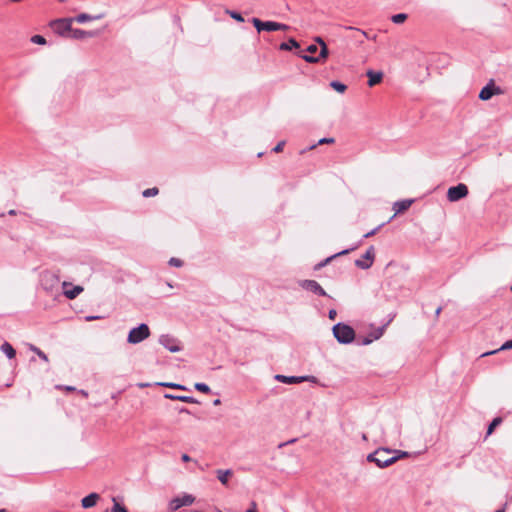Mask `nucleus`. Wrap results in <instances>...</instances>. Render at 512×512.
<instances>
[{
    "label": "nucleus",
    "mask_w": 512,
    "mask_h": 512,
    "mask_svg": "<svg viewBox=\"0 0 512 512\" xmlns=\"http://www.w3.org/2000/svg\"><path fill=\"white\" fill-rule=\"evenodd\" d=\"M407 455L408 453L405 451L378 448L367 456V461L375 463L379 468H385Z\"/></svg>",
    "instance_id": "1"
},
{
    "label": "nucleus",
    "mask_w": 512,
    "mask_h": 512,
    "mask_svg": "<svg viewBox=\"0 0 512 512\" xmlns=\"http://www.w3.org/2000/svg\"><path fill=\"white\" fill-rule=\"evenodd\" d=\"M315 40L321 47L317 56H315V53L318 51V47L315 44H311L307 47L306 52L308 54H303V51L297 52V55L308 63H321L325 61L329 55V50L324 40L320 37H317Z\"/></svg>",
    "instance_id": "2"
},
{
    "label": "nucleus",
    "mask_w": 512,
    "mask_h": 512,
    "mask_svg": "<svg viewBox=\"0 0 512 512\" xmlns=\"http://www.w3.org/2000/svg\"><path fill=\"white\" fill-rule=\"evenodd\" d=\"M333 335L341 344H350L355 339L354 329L344 323H337L332 328Z\"/></svg>",
    "instance_id": "3"
},
{
    "label": "nucleus",
    "mask_w": 512,
    "mask_h": 512,
    "mask_svg": "<svg viewBox=\"0 0 512 512\" xmlns=\"http://www.w3.org/2000/svg\"><path fill=\"white\" fill-rule=\"evenodd\" d=\"M150 336V329L147 324L141 323L139 326L132 328L127 337L129 344H138Z\"/></svg>",
    "instance_id": "4"
},
{
    "label": "nucleus",
    "mask_w": 512,
    "mask_h": 512,
    "mask_svg": "<svg viewBox=\"0 0 512 512\" xmlns=\"http://www.w3.org/2000/svg\"><path fill=\"white\" fill-rule=\"evenodd\" d=\"M59 283V276L52 271H44L40 275L41 287L47 292L52 293L57 290Z\"/></svg>",
    "instance_id": "5"
},
{
    "label": "nucleus",
    "mask_w": 512,
    "mask_h": 512,
    "mask_svg": "<svg viewBox=\"0 0 512 512\" xmlns=\"http://www.w3.org/2000/svg\"><path fill=\"white\" fill-rule=\"evenodd\" d=\"M252 23L258 32H262V31L271 32V31H278V30L285 31L289 28L288 25H286V24L273 22V21H261L258 18H253Z\"/></svg>",
    "instance_id": "6"
},
{
    "label": "nucleus",
    "mask_w": 512,
    "mask_h": 512,
    "mask_svg": "<svg viewBox=\"0 0 512 512\" xmlns=\"http://www.w3.org/2000/svg\"><path fill=\"white\" fill-rule=\"evenodd\" d=\"M73 18H61L54 20L51 23L53 31L60 36H65L67 33L71 34Z\"/></svg>",
    "instance_id": "7"
},
{
    "label": "nucleus",
    "mask_w": 512,
    "mask_h": 512,
    "mask_svg": "<svg viewBox=\"0 0 512 512\" xmlns=\"http://www.w3.org/2000/svg\"><path fill=\"white\" fill-rule=\"evenodd\" d=\"M195 497L191 494L184 493L180 497L173 498L168 505L170 512H175L183 506H190L194 503Z\"/></svg>",
    "instance_id": "8"
},
{
    "label": "nucleus",
    "mask_w": 512,
    "mask_h": 512,
    "mask_svg": "<svg viewBox=\"0 0 512 512\" xmlns=\"http://www.w3.org/2000/svg\"><path fill=\"white\" fill-rule=\"evenodd\" d=\"M468 194V188L465 184L460 183L456 186H452L447 191V198L450 202H456L466 197Z\"/></svg>",
    "instance_id": "9"
},
{
    "label": "nucleus",
    "mask_w": 512,
    "mask_h": 512,
    "mask_svg": "<svg viewBox=\"0 0 512 512\" xmlns=\"http://www.w3.org/2000/svg\"><path fill=\"white\" fill-rule=\"evenodd\" d=\"M159 343L172 353L179 352L182 349L178 339L169 334L161 335L159 337Z\"/></svg>",
    "instance_id": "10"
},
{
    "label": "nucleus",
    "mask_w": 512,
    "mask_h": 512,
    "mask_svg": "<svg viewBox=\"0 0 512 512\" xmlns=\"http://www.w3.org/2000/svg\"><path fill=\"white\" fill-rule=\"evenodd\" d=\"M501 93V89L495 85L494 80H490L488 84L481 89L479 93V99L482 101H487L494 95H499Z\"/></svg>",
    "instance_id": "11"
},
{
    "label": "nucleus",
    "mask_w": 512,
    "mask_h": 512,
    "mask_svg": "<svg viewBox=\"0 0 512 512\" xmlns=\"http://www.w3.org/2000/svg\"><path fill=\"white\" fill-rule=\"evenodd\" d=\"M374 258H375V249L373 246H370L366 250V252L363 254L362 259H357L355 261V265L361 269H369L374 262Z\"/></svg>",
    "instance_id": "12"
},
{
    "label": "nucleus",
    "mask_w": 512,
    "mask_h": 512,
    "mask_svg": "<svg viewBox=\"0 0 512 512\" xmlns=\"http://www.w3.org/2000/svg\"><path fill=\"white\" fill-rule=\"evenodd\" d=\"M299 285L308 291L313 292L319 296H326L325 290L321 287V285L315 280H302L299 282Z\"/></svg>",
    "instance_id": "13"
},
{
    "label": "nucleus",
    "mask_w": 512,
    "mask_h": 512,
    "mask_svg": "<svg viewBox=\"0 0 512 512\" xmlns=\"http://www.w3.org/2000/svg\"><path fill=\"white\" fill-rule=\"evenodd\" d=\"M275 379L279 382L286 383V384H294V383H301L303 381H312L315 382L316 378L314 376H285V375H276Z\"/></svg>",
    "instance_id": "14"
},
{
    "label": "nucleus",
    "mask_w": 512,
    "mask_h": 512,
    "mask_svg": "<svg viewBox=\"0 0 512 512\" xmlns=\"http://www.w3.org/2000/svg\"><path fill=\"white\" fill-rule=\"evenodd\" d=\"M62 287H63V294L68 299H75L84 290L82 286H79V285L72 286L71 283H68L66 281H64L62 283Z\"/></svg>",
    "instance_id": "15"
},
{
    "label": "nucleus",
    "mask_w": 512,
    "mask_h": 512,
    "mask_svg": "<svg viewBox=\"0 0 512 512\" xmlns=\"http://www.w3.org/2000/svg\"><path fill=\"white\" fill-rule=\"evenodd\" d=\"M99 34L98 31H85L82 29H72L69 37L76 40H82L85 38L96 37Z\"/></svg>",
    "instance_id": "16"
},
{
    "label": "nucleus",
    "mask_w": 512,
    "mask_h": 512,
    "mask_svg": "<svg viewBox=\"0 0 512 512\" xmlns=\"http://www.w3.org/2000/svg\"><path fill=\"white\" fill-rule=\"evenodd\" d=\"M412 203H413V200H411V199H405V200L395 202L393 204V210L395 212L394 216L408 210L410 208V206L412 205Z\"/></svg>",
    "instance_id": "17"
},
{
    "label": "nucleus",
    "mask_w": 512,
    "mask_h": 512,
    "mask_svg": "<svg viewBox=\"0 0 512 512\" xmlns=\"http://www.w3.org/2000/svg\"><path fill=\"white\" fill-rule=\"evenodd\" d=\"M100 496L97 493H90L81 500V505L84 509L94 507L97 504Z\"/></svg>",
    "instance_id": "18"
},
{
    "label": "nucleus",
    "mask_w": 512,
    "mask_h": 512,
    "mask_svg": "<svg viewBox=\"0 0 512 512\" xmlns=\"http://www.w3.org/2000/svg\"><path fill=\"white\" fill-rule=\"evenodd\" d=\"M367 76L369 78L368 85L370 87H372L381 82V80L383 78V73L369 70V71H367Z\"/></svg>",
    "instance_id": "19"
},
{
    "label": "nucleus",
    "mask_w": 512,
    "mask_h": 512,
    "mask_svg": "<svg viewBox=\"0 0 512 512\" xmlns=\"http://www.w3.org/2000/svg\"><path fill=\"white\" fill-rule=\"evenodd\" d=\"M164 397L167 399L178 400L186 403H198V401L191 396L165 394Z\"/></svg>",
    "instance_id": "20"
},
{
    "label": "nucleus",
    "mask_w": 512,
    "mask_h": 512,
    "mask_svg": "<svg viewBox=\"0 0 512 512\" xmlns=\"http://www.w3.org/2000/svg\"><path fill=\"white\" fill-rule=\"evenodd\" d=\"M216 474H217L218 480L223 485H227L228 484V477H230L233 474V472H232L231 469H227V470L219 469V470L216 471Z\"/></svg>",
    "instance_id": "21"
},
{
    "label": "nucleus",
    "mask_w": 512,
    "mask_h": 512,
    "mask_svg": "<svg viewBox=\"0 0 512 512\" xmlns=\"http://www.w3.org/2000/svg\"><path fill=\"white\" fill-rule=\"evenodd\" d=\"M279 48L284 51H290L293 48L299 49L300 46L299 43L294 38H290L288 42L281 43Z\"/></svg>",
    "instance_id": "22"
},
{
    "label": "nucleus",
    "mask_w": 512,
    "mask_h": 512,
    "mask_svg": "<svg viewBox=\"0 0 512 512\" xmlns=\"http://www.w3.org/2000/svg\"><path fill=\"white\" fill-rule=\"evenodd\" d=\"M0 349L9 359L14 358L16 355L15 349L8 342H4Z\"/></svg>",
    "instance_id": "23"
},
{
    "label": "nucleus",
    "mask_w": 512,
    "mask_h": 512,
    "mask_svg": "<svg viewBox=\"0 0 512 512\" xmlns=\"http://www.w3.org/2000/svg\"><path fill=\"white\" fill-rule=\"evenodd\" d=\"M100 15H97V16H91L89 14H86V13H81L79 15H77L74 19V21L78 22V23H85L87 21H91V20H96V19H100Z\"/></svg>",
    "instance_id": "24"
},
{
    "label": "nucleus",
    "mask_w": 512,
    "mask_h": 512,
    "mask_svg": "<svg viewBox=\"0 0 512 512\" xmlns=\"http://www.w3.org/2000/svg\"><path fill=\"white\" fill-rule=\"evenodd\" d=\"M352 249H345L343 251H340L328 258H326L324 261L318 263L316 266H315V269H320L322 267H324L327 263H329L333 258L337 257V256H340V255H345L347 253H349Z\"/></svg>",
    "instance_id": "25"
},
{
    "label": "nucleus",
    "mask_w": 512,
    "mask_h": 512,
    "mask_svg": "<svg viewBox=\"0 0 512 512\" xmlns=\"http://www.w3.org/2000/svg\"><path fill=\"white\" fill-rule=\"evenodd\" d=\"M508 349H512V339L509 340V341H506L499 349L497 350H493V351H489V352H485L483 353L481 356L482 357H485V356H488V355H492V354H495L497 353L498 351H502V350H508Z\"/></svg>",
    "instance_id": "26"
},
{
    "label": "nucleus",
    "mask_w": 512,
    "mask_h": 512,
    "mask_svg": "<svg viewBox=\"0 0 512 512\" xmlns=\"http://www.w3.org/2000/svg\"><path fill=\"white\" fill-rule=\"evenodd\" d=\"M330 86L339 93H344L347 89V86L339 81H332Z\"/></svg>",
    "instance_id": "27"
},
{
    "label": "nucleus",
    "mask_w": 512,
    "mask_h": 512,
    "mask_svg": "<svg viewBox=\"0 0 512 512\" xmlns=\"http://www.w3.org/2000/svg\"><path fill=\"white\" fill-rule=\"evenodd\" d=\"M160 386H163V387H168V388H172V389H179V390H186V386L182 385V384H178V383H173V382H161L159 383Z\"/></svg>",
    "instance_id": "28"
},
{
    "label": "nucleus",
    "mask_w": 512,
    "mask_h": 512,
    "mask_svg": "<svg viewBox=\"0 0 512 512\" xmlns=\"http://www.w3.org/2000/svg\"><path fill=\"white\" fill-rule=\"evenodd\" d=\"M407 19V14L399 13L392 16L391 20L395 24H401Z\"/></svg>",
    "instance_id": "29"
},
{
    "label": "nucleus",
    "mask_w": 512,
    "mask_h": 512,
    "mask_svg": "<svg viewBox=\"0 0 512 512\" xmlns=\"http://www.w3.org/2000/svg\"><path fill=\"white\" fill-rule=\"evenodd\" d=\"M112 501H113V506H112L111 512H128V510L123 505H121L119 502H117L115 498H113Z\"/></svg>",
    "instance_id": "30"
},
{
    "label": "nucleus",
    "mask_w": 512,
    "mask_h": 512,
    "mask_svg": "<svg viewBox=\"0 0 512 512\" xmlns=\"http://www.w3.org/2000/svg\"><path fill=\"white\" fill-rule=\"evenodd\" d=\"M502 422L501 418L497 417L489 424L487 429V435L492 434L493 430Z\"/></svg>",
    "instance_id": "31"
},
{
    "label": "nucleus",
    "mask_w": 512,
    "mask_h": 512,
    "mask_svg": "<svg viewBox=\"0 0 512 512\" xmlns=\"http://www.w3.org/2000/svg\"><path fill=\"white\" fill-rule=\"evenodd\" d=\"M31 350L40 358L42 359L43 361L47 362L48 361V357L47 355L42 351L40 350L38 347L36 346H31Z\"/></svg>",
    "instance_id": "32"
},
{
    "label": "nucleus",
    "mask_w": 512,
    "mask_h": 512,
    "mask_svg": "<svg viewBox=\"0 0 512 512\" xmlns=\"http://www.w3.org/2000/svg\"><path fill=\"white\" fill-rule=\"evenodd\" d=\"M158 192H159L158 188L153 187V188H148V189L144 190L142 192V195H143V197L148 198V197L157 195Z\"/></svg>",
    "instance_id": "33"
},
{
    "label": "nucleus",
    "mask_w": 512,
    "mask_h": 512,
    "mask_svg": "<svg viewBox=\"0 0 512 512\" xmlns=\"http://www.w3.org/2000/svg\"><path fill=\"white\" fill-rule=\"evenodd\" d=\"M31 42L38 45L46 44V39L41 35H34L31 37Z\"/></svg>",
    "instance_id": "34"
},
{
    "label": "nucleus",
    "mask_w": 512,
    "mask_h": 512,
    "mask_svg": "<svg viewBox=\"0 0 512 512\" xmlns=\"http://www.w3.org/2000/svg\"><path fill=\"white\" fill-rule=\"evenodd\" d=\"M194 387L196 390L203 392V393L210 392V387L205 383H196Z\"/></svg>",
    "instance_id": "35"
},
{
    "label": "nucleus",
    "mask_w": 512,
    "mask_h": 512,
    "mask_svg": "<svg viewBox=\"0 0 512 512\" xmlns=\"http://www.w3.org/2000/svg\"><path fill=\"white\" fill-rule=\"evenodd\" d=\"M169 265L170 266H173V267H182L183 266V261L179 258H170L169 260Z\"/></svg>",
    "instance_id": "36"
},
{
    "label": "nucleus",
    "mask_w": 512,
    "mask_h": 512,
    "mask_svg": "<svg viewBox=\"0 0 512 512\" xmlns=\"http://www.w3.org/2000/svg\"><path fill=\"white\" fill-rule=\"evenodd\" d=\"M384 224H380L378 227L374 228L373 230L367 232L364 234V238H369L377 233V231L383 226Z\"/></svg>",
    "instance_id": "37"
},
{
    "label": "nucleus",
    "mask_w": 512,
    "mask_h": 512,
    "mask_svg": "<svg viewBox=\"0 0 512 512\" xmlns=\"http://www.w3.org/2000/svg\"><path fill=\"white\" fill-rule=\"evenodd\" d=\"M335 142V139L334 138H321L319 141H318V145H322V144H332Z\"/></svg>",
    "instance_id": "38"
},
{
    "label": "nucleus",
    "mask_w": 512,
    "mask_h": 512,
    "mask_svg": "<svg viewBox=\"0 0 512 512\" xmlns=\"http://www.w3.org/2000/svg\"><path fill=\"white\" fill-rule=\"evenodd\" d=\"M285 145V141H280L274 148H273V152L275 153H279L283 150V147Z\"/></svg>",
    "instance_id": "39"
},
{
    "label": "nucleus",
    "mask_w": 512,
    "mask_h": 512,
    "mask_svg": "<svg viewBox=\"0 0 512 512\" xmlns=\"http://www.w3.org/2000/svg\"><path fill=\"white\" fill-rule=\"evenodd\" d=\"M346 29L347 30H353V31L359 33L360 35H362L363 37H366V38L368 37L367 33L365 31L360 30V29H357V28H354V27H350V26L346 27Z\"/></svg>",
    "instance_id": "40"
},
{
    "label": "nucleus",
    "mask_w": 512,
    "mask_h": 512,
    "mask_svg": "<svg viewBox=\"0 0 512 512\" xmlns=\"http://www.w3.org/2000/svg\"><path fill=\"white\" fill-rule=\"evenodd\" d=\"M231 17L234 18L235 20L237 21H240V22H243L244 19L243 17L241 16V14L237 13V12H231L230 13Z\"/></svg>",
    "instance_id": "41"
},
{
    "label": "nucleus",
    "mask_w": 512,
    "mask_h": 512,
    "mask_svg": "<svg viewBox=\"0 0 512 512\" xmlns=\"http://www.w3.org/2000/svg\"><path fill=\"white\" fill-rule=\"evenodd\" d=\"M383 331H384V327L379 328V329L375 332V334L373 335V339H375V340H376V339L380 338V337L382 336V334H383Z\"/></svg>",
    "instance_id": "42"
},
{
    "label": "nucleus",
    "mask_w": 512,
    "mask_h": 512,
    "mask_svg": "<svg viewBox=\"0 0 512 512\" xmlns=\"http://www.w3.org/2000/svg\"><path fill=\"white\" fill-rule=\"evenodd\" d=\"M336 316H337V312L335 309L329 310L328 317L330 320H334L336 318Z\"/></svg>",
    "instance_id": "43"
},
{
    "label": "nucleus",
    "mask_w": 512,
    "mask_h": 512,
    "mask_svg": "<svg viewBox=\"0 0 512 512\" xmlns=\"http://www.w3.org/2000/svg\"><path fill=\"white\" fill-rule=\"evenodd\" d=\"M182 461L189 462L191 460L190 456L188 454H183L181 456Z\"/></svg>",
    "instance_id": "44"
},
{
    "label": "nucleus",
    "mask_w": 512,
    "mask_h": 512,
    "mask_svg": "<svg viewBox=\"0 0 512 512\" xmlns=\"http://www.w3.org/2000/svg\"><path fill=\"white\" fill-rule=\"evenodd\" d=\"M97 319H100V316H87L86 317L87 321H93V320H97Z\"/></svg>",
    "instance_id": "45"
},
{
    "label": "nucleus",
    "mask_w": 512,
    "mask_h": 512,
    "mask_svg": "<svg viewBox=\"0 0 512 512\" xmlns=\"http://www.w3.org/2000/svg\"><path fill=\"white\" fill-rule=\"evenodd\" d=\"M373 340H374L373 338H372V339H371V338H365V339L362 341V343H363L364 345H368V344H370Z\"/></svg>",
    "instance_id": "46"
},
{
    "label": "nucleus",
    "mask_w": 512,
    "mask_h": 512,
    "mask_svg": "<svg viewBox=\"0 0 512 512\" xmlns=\"http://www.w3.org/2000/svg\"><path fill=\"white\" fill-rule=\"evenodd\" d=\"M179 413H186V414H190V411H189L187 408L182 407V408L179 410Z\"/></svg>",
    "instance_id": "47"
},
{
    "label": "nucleus",
    "mask_w": 512,
    "mask_h": 512,
    "mask_svg": "<svg viewBox=\"0 0 512 512\" xmlns=\"http://www.w3.org/2000/svg\"><path fill=\"white\" fill-rule=\"evenodd\" d=\"M16 214H17V211L14 210V209H11V210L8 211V215L14 216Z\"/></svg>",
    "instance_id": "48"
},
{
    "label": "nucleus",
    "mask_w": 512,
    "mask_h": 512,
    "mask_svg": "<svg viewBox=\"0 0 512 512\" xmlns=\"http://www.w3.org/2000/svg\"><path fill=\"white\" fill-rule=\"evenodd\" d=\"M442 308L441 307H438L435 311V315L438 317L440 312H441Z\"/></svg>",
    "instance_id": "49"
},
{
    "label": "nucleus",
    "mask_w": 512,
    "mask_h": 512,
    "mask_svg": "<svg viewBox=\"0 0 512 512\" xmlns=\"http://www.w3.org/2000/svg\"><path fill=\"white\" fill-rule=\"evenodd\" d=\"M220 403H221L220 399H216V400H214V402H213V404H214V405H219Z\"/></svg>",
    "instance_id": "50"
},
{
    "label": "nucleus",
    "mask_w": 512,
    "mask_h": 512,
    "mask_svg": "<svg viewBox=\"0 0 512 512\" xmlns=\"http://www.w3.org/2000/svg\"><path fill=\"white\" fill-rule=\"evenodd\" d=\"M66 390H68V391H73V390H75V388H74V387H72V386H67V387H66Z\"/></svg>",
    "instance_id": "51"
},
{
    "label": "nucleus",
    "mask_w": 512,
    "mask_h": 512,
    "mask_svg": "<svg viewBox=\"0 0 512 512\" xmlns=\"http://www.w3.org/2000/svg\"><path fill=\"white\" fill-rule=\"evenodd\" d=\"M362 439L365 440V441L367 440L366 434H364V433L362 434Z\"/></svg>",
    "instance_id": "52"
},
{
    "label": "nucleus",
    "mask_w": 512,
    "mask_h": 512,
    "mask_svg": "<svg viewBox=\"0 0 512 512\" xmlns=\"http://www.w3.org/2000/svg\"><path fill=\"white\" fill-rule=\"evenodd\" d=\"M495 512H505V509H504V508H502V509H498V510H496Z\"/></svg>",
    "instance_id": "53"
},
{
    "label": "nucleus",
    "mask_w": 512,
    "mask_h": 512,
    "mask_svg": "<svg viewBox=\"0 0 512 512\" xmlns=\"http://www.w3.org/2000/svg\"><path fill=\"white\" fill-rule=\"evenodd\" d=\"M359 43H363V40H361V37H358Z\"/></svg>",
    "instance_id": "54"
},
{
    "label": "nucleus",
    "mask_w": 512,
    "mask_h": 512,
    "mask_svg": "<svg viewBox=\"0 0 512 512\" xmlns=\"http://www.w3.org/2000/svg\"><path fill=\"white\" fill-rule=\"evenodd\" d=\"M359 43H363V40H361V37H358Z\"/></svg>",
    "instance_id": "55"
},
{
    "label": "nucleus",
    "mask_w": 512,
    "mask_h": 512,
    "mask_svg": "<svg viewBox=\"0 0 512 512\" xmlns=\"http://www.w3.org/2000/svg\"><path fill=\"white\" fill-rule=\"evenodd\" d=\"M0 512H7L6 509H0Z\"/></svg>",
    "instance_id": "56"
},
{
    "label": "nucleus",
    "mask_w": 512,
    "mask_h": 512,
    "mask_svg": "<svg viewBox=\"0 0 512 512\" xmlns=\"http://www.w3.org/2000/svg\"><path fill=\"white\" fill-rule=\"evenodd\" d=\"M216 511H217V512H223V511H221V510H219V509H217Z\"/></svg>",
    "instance_id": "57"
},
{
    "label": "nucleus",
    "mask_w": 512,
    "mask_h": 512,
    "mask_svg": "<svg viewBox=\"0 0 512 512\" xmlns=\"http://www.w3.org/2000/svg\"><path fill=\"white\" fill-rule=\"evenodd\" d=\"M511 291H512V285H511Z\"/></svg>",
    "instance_id": "58"
}]
</instances>
